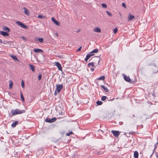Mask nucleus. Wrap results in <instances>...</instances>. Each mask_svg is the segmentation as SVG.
Segmentation results:
<instances>
[{"label":"nucleus","instance_id":"nucleus-31","mask_svg":"<svg viewBox=\"0 0 158 158\" xmlns=\"http://www.w3.org/2000/svg\"><path fill=\"white\" fill-rule=\"evenodd\" d=\"M102 7L104 8H106L107 6V5L105 3H102Z\"/></svg>","mask_w":158,"mask_h":158},{"label":"nucleus","instance_id":"nucleus-6","mask_svg":"<svg viewBox=\"0 0 158 158\" xmlns=\"http://www.w3.org/2000/svg\"><path fill=\"white\" fill-rule=\"evenodd\" d=\"M56 120V118L55 117H53L52 119L47 118L45 120V121L48 123H52L55 122Z\"/></svg>","mask_w":158,"mask_h":158},{"label":"nucleus","instance_id":"nucleus-13","mask_svg":"<svg viewBox=\"0 0 158 158\" xmlns=\"http://www.w3.org/2000/svg\"><path fill=\"white\" fill-rule=\"evenodd\" d=\"M33 51L34 52L36 53H39L40 52H43L44 51L40 49L35 48L34 49Z\"/></svg>","mask_w":158,"mask_h":158},{"label":"nucleus","instance_id":"nucleus-29","mask_svg":"<svg viewBox=\"0 0 158 158\" xmlns=\"http://www.w3.org/2000/svg\"><path fill=\"white\" fill-rule=\"evenodd\" d=\"M38 18H40V19H42L43 18L44 19V18H45L46 16H43L41 15H39L38 16Z\"/></svg>","mask_w":158,"mask_h":158},{"label":"nucleus","instance_id":"nucleus-1","mask_svg":"<svg viewBox=\"0 0 158 158\" xmlns=\"http://www.w3.org/2000/svg\"><path fill=\"white\" fill-rule=\"evenodd\" d=\"M11 112V114H10L9 116L10 117H12L17 114H20L24 113L25 112V111L24 110H21L20 109H16L15 110H12Z\"/></svg>","mask_w":158,"mask_h":158},{"label":"nucleus","instance_id":"nucleus-46","mask_svg":"<svg viewBox=\"0 0 158 158\" xmlns=\"http://www.w3.org/2000/svg\"><path fill=\"white\" fill-rule=\"evenodd\" d=\"M156 156L157 157V158H158V154L156 155Z\"/></svg>","mask_w":158,"mask_h":158},{"label":"nucleus","instance_id":"nucleus-33","mask_svg":"<svg viewBox=\"0 0 158 158\" xmlns=\"http://www.w3.org/2000/svg\"><path fill=\"white\" fill-rule=\"evenodd\" d=\"M106 12L107 13L108 15L110 16H111L112 15L111 13L109 12L108 11H106Z\"/></svg>","mask_w":158,"mask_h":158},{"label":"nucleus","instance_id":"nucleus-21","mask_svg":"<svg viewBox=\"0 0 158 158\" xmlns=\"http://www.w3.org/2000/svg\"><path fill=\"white\" fill-rule=\"evenodd\" d=\"M9 82V88L10 89L12 88L13 83L11 80H10Z\"/></svg>","mask_w":158,"mask_h":158},{"label":"nucleus","instance_id":"nucleus-41","mask_svg":"<svg viewBox=\"0 0 158 158\" xmlns=\"http://www.w3.org/2000/svg\"><path fill=\"white\" fill-rule=\"evenodd\" d=\"M152 95L153 96V98H155V95L154 93H153V94H152Z\"/></svg>","mask_w":158,"mask_h":158},{"label":"nucleus","instance_id":"nucleus-30","mask_svg":"<svg viewBox=\"0 0 158 158\" xmlns=\"http://www.w3.org/2000/svg\"><path fill=\"white\" fill-rule=\"evenodd\" d=\"M106 98L107 97L106 96H103L102 97L101 100L102 101H105Z\"/></svg>","mask_w":158,"mask_h":158},{"label":"nucleus","instance_id":"nucleus-4","mask_svg":"<svg viewBox=\"0 0 158 158\" xmlns=\"http://www.w3.org/2000/svg\"><path fill=\"white\" fill-rule=\"evenodd\" d=\"M123 76L124 79L127 81L131 83H134V82L131 81L129 76H127L125 75V74H123Z\"/></svg>","mask_w":158,"mask_h":158},{"label":"nucleus","instance_id":"nucleus-34","mask_svg":"<svg viewBox=\"0 0 158 158\" xmlns=\"http://www.w3.org/2000/svg\"><path fill=\"white\" fill-rule=\"evenodd\" d=\"M38 77L39 80H40L42 78V75L41 74H39Z\"/></svg>","mask_w":158,"mask_h":158},{"label":"nucleus","instance_id":"nucleus-48","mask_svg":"<svg viewBox=\"0 0 158 158\" xmlns=\"http://www.w3.org/2000/svg\"><path fill=\"white\" fill-rule=\"evenodd\" d=\"M133 117H135V116L134 114L133 115Z\"/></svg>","mask_w":158,"mask_h":158},{"label":"nucleus","instance_id":"nucleus-44","mask_svg":"<svg viewBox=\"0 0 158 158\" xmlns=\"http://www.w3.org/2000/svg\"><path fill=\"white\" fill-rule=\"evenodd\" d=\"M0 43H3L2 42V41L1 39H0Z\"/></svg>","mask_w":158,"mask_h":158},{"label":"nucleus","instance_id":"nucleus-3","mask_svg":"<svg viewBox=\"0 0 158 158\" xmlns=\"http://www.w3.org/2000/svg\"><path fill=\"white\" fill-rule=\"evenodd\" d=\"M56 89L54 92L55 95H56L57 94V92H59L63 88V86L62 85H56Z\"/></svg>","mask_w":158,"mask_h":158},{"label":"nucleus","instance_id":"nucleus-40","mask_svg":"<svg viewBox=\"0 0 158 158\" xmlns=\"http://www.w3.org/2000/svg\"><path fill=\"white\" fill-rule=\"evenodd\" d=\"M21 38L23 39V40H24L25 41H26V38H25V37H24V36H21Z\"/></svg>","mask_w":158,"mask_h":158},{"label":"nucleus","instance_id":"nucleus-19","mask_svg":"<svg viewBox=\"0 0 158 158\" xmlns=\"http://www.w3.org/2000/svg\"><path fill=\"white\" fill-rule=\"evenodd\" d=\"M101 87L106 92H108V89L104 85H101Z\"/></svg>","mask_w":158,"mask_h":158},{"label":"nucleus","instance_id":"nucleus-38","mask_svg":"<svg viewBox=\"0 0 158 158\" xmlns=\"http://www.w3.org/2000/svg\"><path fill=\"white\" fill-rule=\"evenodd\" d=\"M122 6L124 8H126V5L123 2V3H122Z\"/></svg>","mask_w":158,"mask_h":158},{"label":"nucleus","instance_id":"nucleus-36","mask_svg":"<svg viewBox=\"0 0 158 158\" xmlns=\"http://www.w3.org/2000/svg\"><path fill=\"white\" fill-rule=\"evenodd\" d=\"M82 48V46H80L77 50V52H78L80 51Z\"/></svg>","mask_w":158,"mask_h":158},{"label":"nucleus","instance_id":"nucleus-17","mask_svg":"<svg viewBox=\"0 0 158 158\" xmlns=\"http://www.w3.org/2000/svg\"><path fill=\"white\" fill-rule=\"evenodd\" d=\"M29 66L32 71L34 72L35 71V66L33 64H29Z\"/></svg>","mask_w":158,"mask_h":158},{"label":"nucleus","instance_id":"nucleus-37","mask_svg":"<svg viewBox=\"0 0 158 158\" xmlns=\"http://www.w3.org/2000/svg\"><path fill=\"white\" fill-rule=\"evenodd\" d=\"M90 56L91 55L88 54L86 55V57L89 59L91 57Z\"/></svg>","mask_w":158,"mask_h":158},{"label":"nucleus","instance_id":"nucleus-22","mask_svg":"<svg viewBox=\"0 0 158 158\" xmlns=\"http://www.w3.org/2000/svg\"><path fill=\"white\" fill-rule=\"evenodd\" d=\"M11 57L14 60L19 61V60H18L16 56H14L13 55H12L11 56Z\"/></svg>","mask_w":158,"mask_h":158},{"label":"nucleus","instance_id":"nucleus-27","mask_svg":"<svg viewBox=\"0 0 158 158\" xmlns=\"http://www.w3.org/2000/svg\"><path fill=\"white\" fill-rule=\"evenodd\" d=\"M98 49H97V48L95 49L92 51V52H93V53H97L98 52Z\"/></svg>","mask_w":158,"mask_h":158},{"label":"nucleus","instance_id":"nucleus-12","mask_svg":"<svg viewBox=\"0 0 158 158\" xmlns=\"http://www.w3.org/2000/svg\"><path fill=\"white\" fill-rule=\"evenodd\" d=\"M51 20L56 25H60V23L56 20L54 17H52Z\"/></svg>","mask_w":158,"mask_h":158},{"label":"nucleus","instance_id":"nucleus-45","mask_svg":"<svg viewBox=\"0 0 158 158\" xmlns=\"http://www.w3.org/2000/svg\"><path fill=\"white\" fill-rule=\"evenodd\" d=\"M56 36H58V34L57 33H56Z\"/></svg>","mask_w":158,"mask_h":158},{"label":"nucleus","instance_id":"nucleus-49","mask_svg":"<svg viewBox=\"0 0 158 158\" xmlns=\"http://www.w3.org/2000/svg\"><path fill=\"white\" fill-rule=\"evenodd\" d=\"M9 43V42H7V43Z\"/></svg>","mask_w":158,"mask_h":158},{"label":"nucleus","instance_id":"nucleus-16","mask_svg":"<svg viewBox=\"0 0 158 158\" xmlns=\"http://www.w3.org/2000/svg\"><path fill=\"white\" fill-rule=\"evenodd\" d=\"M139 154L137 151H135L134 152V156L135 158H138Z\"/></svg>","mask_w":158,"mask_h":158},{"label":"nucleus","instance_id":"nucleus-42","mask_svg":"<svg viewBox=\"0 0 158 158\" xmlns=\"http://www.w3.org/2000/svg\"><path fill=\"white\" fill-rule=\"evenodd\" d=\"M90 70L92 72H93L94 71V69L93 68H91L90 69Z\"/></svg>","mask_w":158,"mask_h":158},{"label":"nucleus","instance_id":"nucleus-32","mask_svg":"<svg viewBox=\"0 0 158 158\" xmlns=\"http://www.w3.org/2000/svg\"><path fill=\"white\" fill-rule=\"evenodd\" d=\"M73 134V132L72 131H70L69 132H68L66 134V135L67 136H69L70 135Z\"/></svg>","mask_w":158,"mask_h":158},{"label":"nucleus","instance_id":"nucleus-28","mask_svg":"<svg viewBox=\"0 0 158 158\" xmlns=\"http://www.w3.org/2000/svg\"><path fill=\"white\" fill-rule=\"evenodd\" d=\"M21 86L23 88H24V82L23 80L21 81Z\"/></svg>","mask_w":158,"mask_h":158},{"label":"nucleus","instance_id":"nucleus-43","mask_svg":"<svg viewBox=\"0 0 158 158\" xmlns=\"http://www.w3.org/2000/svg\"><path fill=\"white\" fill-rule=\"evenodd\" d=\"M88 60V59L86 57V58L85 59V61H86V62Z\"/></svg>","mask_w":158,"mask_h":158},{"label":"nucleus","instance_id":"nucleus-14","mask_svg":"<svg viewBox=\"0 0 158 158\" xmlns=\"http://www.w3.org/2000/svg\"><path fill=\"white\" fill-rule=\"evenodd\" d=\"M94 31L97 32H101V29L98 27H96L93 29Z\"/></svg>","mask_w":158,"mask_h":158},{"label":"nucleus","instance_id":"nucleus-8","mask_svg":"<svg viewBox=\"0 0 158 158\" xmlns=\"http://www.w3.org/2000/svg\"><path fill=\"white\" fill-rule=\"evenodd\" d=\"M55 63V65L57 67L58 69L60 71H62V68L61 64L58 62H56Z\"/></svg>","mask_w":158,"mask_h":158},{"label":"nucleus","instance_id":"nucleus-10","mask_svg":"<svg viewBox=\"0 0 158 158\" xmlns=\"http://www.w3.org/2000/svg\"><path fill=\"white\" fill-rule=\"evenodd\" d=\"M135 18V16L132 15L131 14H129L128 16V21H130L132 20Z\"/></svg>","mask_w":158,"mask_h":158},{"label":"nucleus","instance_id":"nucleus-26","mask_svg":"<svg viewBox=\"0 0 158 158\" xmlns=\"http://www.w3.org/2000/svg\"><path fill=\"white\" fill-rule=\"evenodd\" d=\"M97 104L98 105H101L102 104V102L100 101H98L96 102Z\"/></svg>","mask_w":158,"mask_h":158},{"label":"nucleus","instance_id":"nucleus-9","mask_svg":"<svg viewBox=\"0 0 158 158\" xmlns=\"http://www.w3.org/2000/svg\"><path fill=\"white\" fill-rule=\"evenodd\" d=\"M23 11L25 14L27 16H29L30 15V13L29 12L28 10L25 7H23Z\"/></svg>","mask_w":158,"mask_h":158},{"label":"nucleus","instance_id":"nucleus-5","mask_svg":"<svg viewBox=\"0 0 158 158\" xmlns=\"http://www.w3.org/2000/svg\"><path fill=\"white\" fill-rule=\"evenodd\" d=\"M16 23L22 28L25 29L27 28V27L26 25H25L20 21H17L16 22Z\"/></svg>","mask_w":158,"mask_h":158},{"label":"nucleus","instance_id":"nucleus-24","mask_svg":"<svg viewBox=\"0 0 158 158\" xmlns=\"http://www.w3.org/2000/svg\"><path fill=\"white\" fill-rule=\"evenodd\" d=\"M36 41L38 40L40 43H43L44 41V39L42 38H39L36 40Z\"/></svg>","mask_w":158,"mask_h":158},{"label":"nucleus","instance_id":"nucleus-39","mask_svg":"<svg viewBox=\"0 0 158 158\" xmlns=\"http://www.w3.org/2000/svg\"><path fill=\"white\" fill-rule=\"evenodd\" d=\"M89 54H90V55H91V56H93L94 55V53H93V52H92L91 51V52H90V53H89Z\"/></svg>","mask_w":158,"mask_h":158},{"label":"nucleus","instance_id":"nucleus-11","mask_svg":"<svg viewBox=\"0 0 158 158\" xmlns=\"http://www.w3.org/2000/svg\"><path fill=\"white\" fill-rule=\"evenodd\" d=\"M0 34L4 36H8L9 35V34L7 32L2 31H0Z\"/></svg>","mask_w":158,"mask_h":158},{"label":"nucleus","instance_id":"nucleus-7","mask_svg":"<svg viewBox=\"0 0 158 158\" xmlns=\"http://www.w3.org/2000/svg\"><path fill=\"white\" fill-rule=\"evenodd\" d=\"M111 132L113 135L116 137H118L120 135V132L119 131L112 130Z\"/></svg>","mask_w":158,"mask_h":158},{"label":"nucleus","instance_id":"nucleus-2","mask_svg":"<svg viewBox=\"0 0 158 158\" xmlns=\"http://www.w3.org/2000/svg\"><path fill=\"white\" fill-rule=\"evenodd\" d=\"M90 60H92L93 61L92 62L93 63H95V64H96V65H97L99 63L100 58L99 59V57H98V56H95L91 58L89 60V61H90Z\"/></svg>","mask_w":158,"mask_h":158},{"label":"nucleus","instance_id":"nucleus-15","mask_svg":"<svg viewBox=\"0 0 158 158\" xmlns=\"http://www.w3.org/2000/svg\"><path fill=\"white\" fill-rule=\"evenodd\" d=\"M18 124V121H15L12 123L11 126L12 127H16V125Z\"/></svg>","mask_w":158,"mask_h":158},{"label":"nucleus","instance_id":"nucleus-47","mask_svg":"<svg viewBox=\"0 0 158 158\" xmlns=\"http://www.w3.org/2000/svg\"><path fill=\"white\" fill-rule=\"evenodd\" d=\"M153 65H154V66L155 67H156V65H155V64H153Z\"/></svg>","mask_w":158,"mask_h":158},{"label":"nucleus","instance_id":"nucleus-23","mask_svg":"<svg viewBox=\"0 0 158 158\" xmlns=\"http://www.w3.org/2000/svg\"><path fill=\"white\" fill-rule=\"evenodd\" d=\"M20 93L21 99H22L23 101H24L25 100V99H24V97L23 96V94L21 91H20Z\"/></svg>","mask_w":158,"mask_h":158},{"label":"nucleus","instance_id":"nucleus-20","mask_svg":"<svg viewBox=\"0 0 158 158\" xmlns=\"http://www.w3.org/2000/svg\"><path fill=\"white\" fill-rule=\"evenodd\" d=\"M3 29L4 31H7V32H9L10 31V29L6 27H3Z\"/></svg>","mask_w":158,"mask_h":158},{"label":"nucleus","instance_id":"nucleus-35","mask_svg":"<svg viewBox=\"0 0 158 158\" xmlns=\"http://www.w3.org/2000/svg\"><path fill=\"white\" fill-rule=\"evenodd\" d=\"M118 30V29L116 28H115L114 30V33H116L117 32Z\"/></svg>","mask_w":158,"mask_h":158},{"label":"nucleus","instance_id":"nucleus-50","mask_svg":"<svg viewBox=\"0 0 158 158\" xmlns=\"http://www.w3.org/2000/svg\"><path fill=\"white\" fill-rule=\"evenodd\" d=\"M1 138H2V139H3L2 137H1Z\"/></svg>","mask_w":158,"mask_h":158},{"label":"nucleus","instance_id":"nucleus-18","mask_svg":"<svg viewBox=\"0 0 158 158\" xmlns=\"http://www.w3.org/2000/svg\"><path fill=\"white\" fill-rule=\"evenodd\" d=\"M95 63H93L92 62L89 63L88 64V67H90V66H91L92 67H94Z\"/></svg>","mask_w":158,"mask_h":158},{"label":"nucleus","instance_id":"nucleus-25","mask_svg":"<svg viewBox=\"0 0 158 158\" xmlns=\"http://www.w3.org/2000/svg\"><path fill=\"white\" fill-rule=\"evenodd\" d=\"M105 77L104 76H102L98 78V80H105Z\"/></svg>","mask_w":158,"mask_h":158}]
</instances>
